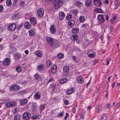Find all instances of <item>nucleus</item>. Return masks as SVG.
<instances>
[{
	"instance_id": "obj_1",
	"label": "nucleus",
	"mask_w": 120,
	"mask_h": 120,
	"mask_svg": "<svg viewBox=\"0 0 120 120\" xmlns=\"http://www.w3.org/2000/svg\"><path fill=\"white\" fill-rule=\"evenodd\" d=\"M61 0H55L54 7L57 9L62 5Z\"/></svg>"
},
{
	"instance_id": "obj_2",
	"label": "nucleus",
	"mask_w": 120,
	"mask_h": 120,
	"mask_svg": "<svg viewBox=\"0 0 120 120\" xmlns=\"http://www.w3.org/2000/svg\"><path fill=\"white\" fill-rule=\"evenodd\" d=\"M20 87L18 85H15L10 87V90L11 91H15L20 89Z\"/></svg>"
},
{
	"instance_id": "obj_3",
	"label": "nucleus",
	"mask_w": 120,
	"mask_h": 120,
	"mask_svg": "<svg viewBox=\"0 0 120 120\" xmlns=\"http://www.w3.org/2000/svg\"><path fill=\"white\" fill-rule=\"evenodd\" d=\"M31 117V115L29 112H25L23 113L22 117L23 119L25 120H28Z\"/></svg>"
},
{
	"instance_id": "obj_4",
	"label": "nucleus",
	"mask_w": 120,
	"mask_h": 120,
	"mask_svg": "<svg viewBox=\"0 0 120 120\" xmlns=\"http://www.w3.org/2000/svg\"><path fill=\"white\" fill-rule=\"evenodd\" d=\"M44 10L43 9H38L37 11V14L39 17H42L44 15Z\"/></svg>"
},
{
	"instance_id": "obj_5",
	"label": "nucleus",
	"mask_w": 120,
	"mask_h": 120,
	"mask_svg": "<svg viewBox=\"0 0 120 120\" xmlns=\"http://www.w3.org/2000/svg\"><path fill=\"white\" fill-rule=\"evenodd\" d=\"M16 27V25L14 23L11 24L8 27V29L9 30L11 31L14 30Z\"/></svg>"
},
{
	"instance_id": "obj_6",
	"label": "nucleus",
	"mask_w": 120,
	"mask_h": 120,
	"mask_svg": "<svg viewBox=\"0 0 120 120\" xmlns=\"http://www.w3.org/2000/svg\"><path fill=\"white\" fill-rule=\"evenodd\" d=\"M53 43L51 44V46L53 48H56L58 47L60 45L59 41L57 40H54Z\"/></svg>"
},
{
	"instance_id": "obj_7",
	"label": "nucleus",
	"mask_w": 120,
	"mask_h": 120,
	"mask_svg": "<svg viewBox=\"0 0 120 120\" xmlns=\"http://www.w3.org/2000/svg\"><path fill=\"white\" fill-rule=\"evenodd\" d=\"M10 62L11 61L8 58H6L2 62V64L7 65L9 64Z\"/></svg>"
},
{
	"instance_id": "obj_8",
	"label": "nucleus",
	"mask_w": 120,
	"mask_h": 120,
	"mask_svg": "<svg viewBox=\"0 0 120 120\" xmlns=\"http://www.w3.org/2000/svg\"><path fill=\"white\" fill-rule=\"evenodd\" d=\"M88 56L90 57H93L95 56L94 52L92 50L89 51L87 53Z\"/></svg>"
},
{
	"instance_id": "obj_9",
	"label": "nucleus",
	"mask_w": 120,
	"mask_h": 120,
	"mask_svg": "<svg viewBox=\"0 0 120 120\" xmlns=\"http://www.w3.org/2000/svg\"><path fill=\"white\" fill-rule=\"evenodd\" d=\"M98 21L102 22H104L105 20L103 15H98Z\"/></svg>"
},
{
	"instance_id": "obj_10",
	"label": "nucleus",
	"mask_w": 120,
	"mask_h": 120,
	"mask_svg": "<svg viewBox=\"0 0 120 120\" xmlns=\"http://www.w3.org/2000/svg\"><path fill=\"white\" fill-rule=\"evenodd\" d=\"M50 31L51 33L52 34L55 33L56 31V29L54 27V25H52L50 28Z\"/></svg>"
},
{
	"instance_id": "obj_11",
	"label": "nucleus",
	"mask_w": 120,
	"mask_h": 120,
	"mask_svg": "<svg viewBox=\"0 0 120 120\" xmlns=\"http://www.w3.org/2000/svg\"><path fill=\"white\" fill-rule=\"evenodd\" d=\"M65 16L64 13L63 12H60L59 14V18L60 20H62Z\"/></svg>"
},
{
	"instance_id": "obj_12",
	"label": "nucleus",
	"mask_w": 120,
	"mask_h": 120,
	"mask_svg": "<svg viewBox=\"0 0 120 120\" xmlns=\"http://www.w3.org/2000/svg\"><path fill=\"white\" fill-rule=\"evenodd\" d=\"M30 21L31 23L33 25L36 24L37 22L36 19L34 17H32L30 19Z\"/></svg>"
},
{
	"instance_id": "obj_13",
	"label": "nucleus",
	"mask_w": 120,
	"mask_h": 120,
	"mask_svg": "<svg viewBox=\"0 0 120 120\" xmlns=\"http://www.w3.org/2000/svg\"><path fill=\"white\" fill-rule=\"evenodd\" d=\"M57 68L56 66L55 65H53L51 67V73L53 74L55 73L56 72Z\"/></svg>"
},
{
	"instance_id": "obj_14",
	"label": "nucleus",
	"mask_w": 120,
	"mask_h": 120,
	"mask_svg": "<svg viewBox=\"0 0 120 120\" xmlns=\"http://www.w3.org/2000/svg\"><path fill=\"white\" fill-rule=\"evenodd\" d=\"M15 103L13 102H10V103H7L5 104V106L6 107H12L15 106Z\"/></svg>"
},
{
	"instance_id": "obj_15",
	"label": "nucleus",
	"mask_w": 120,
	"mask_h": 120,
	"mask_svg": "<svg viewBox=\"0 0 120 120\" xmlns=\"http://www.w3.org/2000/svg\"><path fill=\"white\" fill-rule=\"evenodd\" d=\"M117 17L116 16H114L112 17V19H111V23L114 24L116 23L117 22Z\"/></svg>"
},
{
	"instance_id": "obj_16",
	"label": "nucleus",
	"mask_w": 120,
	"mask_h": 120,
	"mask_svg": "<svg viewBox=\"0 0 120 120\" xmlns=\"http://www.w3.org/2000/svg\"><path fill=\"white\" fill-rule=\"evenodd\" d=\"M24 26L25 28L27 29H30L31 27V25L29 22H27L24 23Z\"/></svg>"
},
{
	"instance_id": "obj_17",
	"label": "nucleus",
	"mask_w": 120,
	"mask_h": 120,
	"mask_svg": "<svg viewBox=\"0 0 120 120\" xmlns=\"http://www.w3.org/2000/svg\"><path fill=\"white\" fill-rule=\"evenodd\" d=\"M56 88V84L55 83H53L50 85L49 88L51 90L52 92H53Z\"/></svg>"
},
{
	"instance_id": "obj_18",
	"label": "nucleus",
	"mask_w": 120,
	"mask_h": 120,
	"mask_svg": "<svg viewBox=\"0 0 120 120\" xmlns=\"http://www.w3.org/2000/svg\"><path fill=\"white\" fill-rule=\"evenodd\" d=\"M77 81L79 83H82L84 82V80L82 76H79L78 77Z\"/></svg>"
},
{
	"instance_id": "obj_19",
	"label": "nucleus",
	"mask_w": 120,
	"mask_h": 120,
	"mask_svg": "<svg viewBox=\"0 0 120 120\" xmlns=\"http://www.w3.org/2000/svg\"><path fill=\"white\" fill-rule=\"evenodd\" d=\"M75 90L73 88H71L67 90L66 91V94L68 95L74 92Z\"/></svg>"
},
{
	"instance_id": "obj_20",
	"label": "nucleus",
	"mask_w": 120,
	"mask_h": 120,
	"mask_svg": "<svg viewBox=\"0 0 120 120\" xmlns=\"http://www.w3.org/2000/svg\"><path fill=\"white\" fill-rule=\"evenodd\" d=\"M54 40L53 39L49 37H47L46 38V41L47 42L49 43L51 45V44L53 43V42Z\"/></svg>"
},
{
	"instance_id": "obj_21",
	"label": "nucleus",
	"mask_w": 120,
	"mask_h": 120,
	"mask_svg": "<svg viewBox=\"0 0 120 120\" xmlns=\"http://www.w3.org/2000/svg\"><path fill=\"white\" fill-rule=\"evenodd\" d=\"M28 101L27 99H24L23 100H20V102L21 105L23 106L25 104H26L28 102Z\"/></svg>"
},
{
	"instance_id": "obj_22",
	"label": "nucleus",
	"mask_w": 120,
	"mask_h": 120,
	"mask_svg": "<svg viewBox=\"0 0 120 120\" xmlns=\"http://www.w3.org/2000/svg\"><path fill=\"white\" fill-rule=\"evenodd\" d=\"M40 93H39L36 92L34 95V98L36 100H38L40 99Z\"/></svg>"
},
{
	"instance_id": "obj_23",
	"label": "nucleus",
	"mask_w": 120,
	"mask_h": 120,
	"mask_svg": "<svg viewBox=\"0 0 120 120\" xmlns=\"http://www.w3.org/2000/svg\"><path fill=\"white\" fill-rule=\"evenodd\" d=\"M91 4V1L90 0H87L85 1V5L87 7L90 6Z\"/></svg>"
},
{
	"instance_id": "obj_24",
	"label": "nucleus",
	"mask_w": 120,
	"mask_h": 120,
	"mask_svg": "<svg viewBox=\"0 0 120 120\" xmlns=\"http://www.w3.org/2000/svg\"><path fill=\"white\" fill-rule=\"evenodd\" d=\"M34 77L35 79L37 81L40 80L41 79L40 76L39 75V74L37 73L34 75Z\"/></svg>"
},
{
	"instance_id": "obj_25",
	"label": "nucleus",
	"mask_w": 120,
	"mask_h": 120,
	"mask_svg": "<svg viewBox=\"0 0 120 120\" xmlns=\"http://www.w3.org/2000/svg\"><path fill=\"white\" fill-rule=\"evenodd\" d=\"M29 32L30 36H32L34 34L35 32L34 29H32L30 30Z\"/></svg>"
},
{
	"instance_id": "obj_26",
	"label": "nucleus",
	"mask_w": 120,
	"mask_h": 120,
	"mask_svg": "<svg viewBox=\"0 0 120 120\" xmlns=\"http://www.w3.org/2000/svg\"><path fill=\"white\" fill-rule=\"evenodd\" d=\"M68 23L70 27H73L75 25V22L74 20H71L68 22Z\"/></svg>"
},
{
	"instance_id": "obj_27",
	"label": "nucleus",
	"mask_w": 120,
	"mask_h": 120,
	"mask_svg": "<svg viewBox=\"0 0 120 120\" xmlns=\"http://www.w3.org/2000/svg\"><path fill=\"white\" fill-rule=\"evenodd\" d=\"M36 55L38 56L41 57L42 56V53L40 50H38L36 52Z\"/></svg>"
},
{
	"instance_id": "obj_28",
	"label": "nucleus",
	"mask_w": 120,
	"mask_h": 120,
	"mask_svg": "<svg viewBox=\"0 0 120 120\" xmlns=\"http://www.w3.org/2000/svg\"><path fill=\"white\" fill-rule=\"evenodd\" d=\"M75 4L76 6L79 7H82L83 4L82 3L79 1H77L76 2Z\"/></svg>"
},
{
	"instance_id": "obj_29",
	"label": "nucleus",
	"mask_w": 120,
	"mask_h": 120,
	"mask_svg": "<svg viewBox=\"0 0 120 120\" xmlns=\"http://www.w3.org/2000/svg\"><path fill=\"white\" fill-rule=\"evenodd\" d=\"M44 65L41 64L38 65L37 66V68L39 70H42L44 69Z\"/></svg>"
},
{
	"instance_id": "obj_30",
	"label": "nucleus",
	"mask_w": 120,
	"mask_h": 120,
	"mask_svg": "<svg viewBox=\"0 0 120 120\" xmlns=\"http://www.w3.org/2000/svg\"><path fill=\"white\" fill-rule=\"evenodd\" d=\"M21 118L19 115L18 114L14 116V120H20Z\"/></svg>"
},
{
	"instance_id": "obj_31",
	"label": "nucleus",
	"mask_w": 120,
	"mask_h": 120,
	"mask_svg": "<svg viewBox=\"0 0 120 120\" xmlns=\"http://www.w3.org/2000/svg\"><path fill=\"white\" fill-rule=\"evenodd\" d=\"M79 31V29L77 28H73L72 30V33L75 34L78 33Z\"/></svg>"
},
{
	"instance_id": "obj_32",
	"label": "nucleus",
	"mask_w": 120,
	"mask_h": 120,
	"mask_svg": "<svg viewBox=\"0 0 120 120\" xmlns=\"http://www.w3.org/2000/svg\"><path fill=\"white\" fill-rule=\"evenodd\" d=\"M107 117L106 114H104L102 115L101 120H106Z\"/></svg>"
},
{
	"instance_id": "obj_33",
	"label": "nucleus",
	"mask_w": 120,
	"mask_h": 120,
	"mask_svg": "<svg viewBox=\"0 0 120 120\" xmlns=\"http://www.w3.org/2000/svg\"><path fill=\"white\" fill-rule=\"evenodd\" d=\"M52 64L51 61L49 60H48L47 62V66L49 68Z\"/></svg>"
},
{
	"instance_id": "obj_34",
	"label": "nucleus",
	"mask_w": 120,
	"mask_h": 120,
	"mask_svg": "<svg viewBox=\"0 0 120 120\" xmlns=\"http://www.w3.org/2000/svg\"><path fill=\"white\" fill-rule=\"evenodd\" d=\"M79 20L81 22H84L85 21V17L83 16H80L79 18Z\"/></svg>"
},
{
	"instance_id": "obj_35",
	"label": "nucleus",
	"mask_w": 120,
	"mask_h": 120,
	"mask_svg": "<svg viewBox=\"0 0 120 120\" xmlns=\"http://www.w3.org/2000/svg\"><path fill=\"white\" fill-rule=\"evenodd\" d=\"M12 3L11 0H7L6 2L7 6L8 7L10 6L11 4Z\"/></svg>"
},
{
	"instance_id": "obj_36",
	"label": "nucleus",
	"mask_w": 120,
	"mask_h": 120,
	"mask_svg": "<svg viewBox=\"0 0 120 120\" xmlns=\"http://www.w3.org/2000/svg\"><path fill=\"white\" fill-rule=\"evenodd\" d=\"M22 68L21 67L19 66L17 67L15 69L17 72L19 73L21 71Z\"/></svg>"
},
{
	"instance_id": "obj_37",
	"label": "nucleus",
	"mask_w": 120,
	"mask_h": 120,
	"mask_svg": "<svg viewBox=\"0 0 120 120\" xmlns=\"http://www.w3.org/2000/svg\"><path fill=\"white\" fill-rule=\"evenodd\" d=\"M68 79L67 78H64L61 79L60 80V82L61 83L63 84L67 82Z\"/></svg>"
},
{
	"instance_id": "obj_38",
	"label": "nucleus",
	"mask_w": 120,
	"mask_h": 120,
	"mask_svg": "<svg viewBox=\"0 0 120 120\" xmlns=\"http://www.w3.org/2000/svg\"><path fill=\"white\" fill-rule=\"evenodd\" d=\"M45 107V105H40L39 108L40 112H42L44 110Z\"/></svg>"
},
{
	"instance_id": "obj_39",
	"label": "nucleus",
	"mask_w": 120,
	"mask_h": 120,
	"mask_svg": "<svg viewBox=\"0 0 120 120\" xmlns=\"http://www.w3.org/2000/svg\"><path fill=\"white\" fill-rule=\"evenodd\" d=\"M69 68L68 67H64L63 68V70L64 72H67L69 70Z\"/></svg>"
},
{
	"instance_id": "obj_40",
	"label": "nucleus",
	"mask_w": 120,
	"mask_h": 120,
	"mask_svg": "<svg viewBox=\"0 0 120 120\" xmlns=\"http://www.w3.org/2000/svg\"><path fill=\"white\" fill-rule=\"evenodd\" d=\"M31 106L33 110H34L37 107V105L36 103H33L32 104Z\"/></svg>"
},
{
	"instance_id": "obj_41",
	"label": "nucleus",
	"mask_w": 120,
	"mask_h": 120,
	"mask_svg": "<svg viewBox=\"0 0 120 120\" xmlns=\"http://www.w3.org/2000/svg\"><path fill=\"white\" fill-rule=\"evenodd\" d=\"M14 19H19V15L17 14H15L12 16Z\"/></svg>"
},
{
	"instance_id": "obj_42",
	"label": "nucleus",
	"mask_w": 120,
	"mask_h": 120,
	"mask_svg": "<svg viewBox=\"0 0 120 120\" xmlns=\"http://www.w3.org/2000/svg\"><path fill=\"white\" fill-rule=\"evenodd\" d=\"M72 17V15L71 14H69L66 17V19L67 20H69Z\"/></svg>"
},
{
	"instance_id": "obj_43",
	"label": "nucleus",
	"mask_w": 120,
	"mask_h": 120,
	"mask_svg": "<svg viewBox=\"0 0 120 120\" xmlns=\"http://www.w3.org/2000/svg\"><path fill=\"white\" fill-rule=\"evenodd\" d=\"M88 26V24L87 23L83 24L82 25V28H86L87 26Z\"/></svg>"
},
{
	"instance_id": "obj_44",
	"label": "nucleus",
	"mask_w": 120,
	"mask_h": 120,
	"mask_svg": "<svg viewBox=\"0 0 120 120\" xmlns=\"http://www.w3.org/2000/svg\"><path fill=\"white\" fill-rule=\"evenodd\" d=\"M39 116L38 115H34L32 117V118L34 120L37 119L38 117Z\"/></svg>"
},
{
	"instance_id": "obj_45",
	"label": "nucleus",
	"mask_w": 120,
	"mask_h": 120,
	"mask_svg": "<svg viewBox=\"0 0 120 120\" xmlns=\"http://www.w3.org/2000/svg\"><path fill=\"white\" fill-rule=\"evenodd\" d=\"M78 13V11L77 10H74L73 11V14L75 15H77Z\"/></svg>"
},
{
	"instance_id": "obj_46",
	"label": "nucleus",
	"mask_w": 120,
	"mask_h": 120,
	"mask_svg": "<svg viewBox=\"0 0 120 120\" xmlns=\"http://www.w3.org/2000/svg\"><path fill=\"white\" fill-rule=\"evenodd\" d=\"M64 57V55L62 54H60L58 55L57 57L58 58L61 59Z\"/></svg>"
},
{
	"instance_id": "obj_47",
	"label": "nucleus",
	"mask_w": 120,
	"mask_h": 120,
	"mask_svg": "<svg viewBox=\"0 0 120 120\" xmlns=\"http://www.w3.org/2000/svg\"><path fill=\"white\" fill-rule=\"evenodd\" d=\"M23 25V23H21L18 26L17 29L18 30H19L22 27V26Z\"/></svg>"
},
{
	"instance_id": "obj_48",
	"label": "nucleus",
	"mask_w": 120,
	"mask_h": 120,
	"mask_svg": "<svg viewBox=\"0 0 120 120\" xmlns=\"http://www.w3.org/2000/svg\"><path fill=\"white\" fill-rule=\"evenodd\" d=\"M20 6H25V3L24 2L21 1L20 3Z\"/></svg>"
},
{
	"instance_id": "obj_49",
	"label": "nucleus",
	"mask_w": 120,
	"mask_h": 120,
	"mask_svg": "<svg viewBox=\"0 0 120 120\" xmlns=\"http://www.w3.org/2000/svg\"><path fill=\"white\" fill-rule=\"evenodd\" d=\"M64 114L63 112H61L57 116L58 117H61L63 116Z\"/></svg>"
},
{
	"instance_id": "obj_50",
	"label": "nucleus",
	"mask_w": 120,
	"mask_h": 120,
	"mask_svg": "<svg viewBox=\"0 0 120 120\" xmlns=\"http://www.w3.org/2000/svg\"><path fill=\"white\" fill-rule=\"evenodd\" d=\"M84 115L83 114H81L80 115V119L81 120H83L84 119Z\"/></svg>"
},
{
	"instance_id": "obj_51",
	"label": "nucleus",
	"mask_w": 120,
	"mask_h": 120,
	"mask_svg": "<svg viewBox=\"0 0 120 120\" xmlns=\"http://www.w3.org/2000/svg\"><path fill=\"white\" fill-rule=\"evenodd\" d=\"M73 39L74 40H76L77 39L78 36L76 35H75L72 36Z\"/></svg>"
},
{
	"instance_id": "obj_52",
	"label": "nucleus",
	"mask_w": 120,
	"mask_h": 120,
	"mask_svg": "<svg viewBox=\"0 0 120 120\" xmlns=\"http://www.w3.org/2000/svg\"><path fill=\"white\" fill-rule=\"evenodd\" d=\"M94 12L95 14L98 13V8H96L94 11Z\"/></svg>"
},
{
	"instance_id": "obj_53",
	"label": "nucleus",
	"mask_w": 120,
	"mask_h": 120,
	"mask_svg": "<svg viewBox=\"0 0 120 120\" xmlns=\"http://www.w3.org/2000/svg\"><path fill=\"white\" fill-rule=\"evenodd\" d=\"M94 4L96 6H98V0H94Z\"/></svg>"
},
{
	"instance_id": "obj_54",
	"label": "nucleus",
	"mask_w": 120,
	"mask_h": 120,
	"mask_svg": "<svg viewBox=\"0 0 120 120\" xmlns=\"http://www.w3.org/2000/svg\"><path fill=\"white\" fill-rule=\"evenodd\" d=\"M3 10V6L0 5V12H2Z\"/></svg>"
},
{
	"instance_id": "obj_55",
	"label": "nucleus",
	"mask_w": 120,
	"mask_h": 120,
	"mask_svg": "<svg viewBox=\"0 0 120 120\" xmlns=\"http://www.w3.org/2000/svg\"><path fill=\"white\" fill-rule=\"evenodd\" d=\"M76 109L75 107H74L72 109L73 112V113L75 114L76 112Z\"/></svg>"
},
{
	"instance_id": "obj_56",
	"label": "nucleus",
	"mask_w": 120,
	"mask_h": 120,
	"mask_svg": "<svg viewBox=\"0 0 120 120\" xmlns=\"http://www.w3.org/2000/svg\"><path fill=\"white\" fill-rule=\"evenodd\" d=\"M103 13L102 10L101 8H98V13Z\"/></svg>"
},
{
	"instance_id": "obj_57",
	"label": "nucleus",
	"mask_w": 120,
	"mask_h": 120,
	"mask_svg": "<svg viewBox=\"0 0 120 120\" xmlns=\"http://www.w3.org/2000/svg\"><path fill=\"white\" fill-rule=\"evenodd\" d=\"M119 106V103L117 104L116 106L115 107V110H116L117 109L118 107Z\"/></svg>"
},
{
	"instance_id": "obj_58",
	"label": "nucleus",
	"mask_w": 120,
	"mask_h": 120,
	"mask_svg": "<svg viewBox=\"0 0 120 120\" xmlns=\"http://www.w3.org/2000/svg\"><path fill=\"white\" fill-rule=\"evenodd\" d=\"M120 5V3L119 2L115 6V8H116V9L117 8L118 6H119Z\"/></svg>"
},
{
	"instance_id": "obj_59",
	"label": "nucleus",
	"mask_w": 120,
	"mask_h": 120,
	"mask_svg": "<svg viewBox=\"0 0 120 120\" xmlns=\"http://www.w3.org/2000/svg\"><path fill=\"white\" fill-rule=\"evenodd\" d=\"M72 58L73 60L74 61H75L77 59L76 57L75 56H72Z\"/></svg>"
},
{
	"instance_id": "obj_60",
	"label": "nucleus",
	"mask_w": 120,
	"mask_h": 120,
	"mask_svg": "<svg viewBox=\"0 0 120 120\" xmlns=\"http://www.w3.org/2000/svg\"><path fill=\"white\" fill-rule=\"evenodd\" d=\"M21 55L20 54H17L16 55V57L18 58H20L21 57Z\"/></svg>"
},
{
	"instance_id": "obj_61",
	"label": "nucleus",
	"mask_w": 120,
	"mask_h": 120,
	"mask_svg": "<svg viewBox=\"0 0 120 120\" xmlns=\"http://www.w3.org/2000/svg\"><path fill=\"white\" fill-rule=\"evenodd\" d=\"M109 59L107 58V59L106 60V64L107 65H108L109 64Z\"/></svg>"
},
{
	"instance_id": "obj_62",
	"label": "nucleus",
	"mask_w": 120,
	"mask_h": 120,
	"mask_svg": "<svg viewBox=\"0 0 120 120\" xmlns=\"http://www.w3.org/2000/svg\"><path fill=\"white\" fill-rule=\"evenodd\" d=\"M98 1H99L98 2V3L99 4L98 5V6H99L101 4V2L100 0H98Z\"/></svg>"
},
{
	"instance_id": "obj_63",
	"label": "nucleus",
	"mask_w": 120,
	"mask_h": 120,
	"mask_svg": "<svg viewBox=\"0 0 120 120\" xmlns=\"http://www.w3.org/2000/svg\"><path fill=\"white\" fill-rule=\"evenodd\" d=\"M69 114L68 113H66V116L65 117L64 119L65 120H66L67 118V117L68 116H69Z\"/></svg>"
},
{
	"instance_id": "obj_64",
	"label": "nucleus",
	"mask_w": 120,
	"mask_h": 120,
	"mask_svg": "<svg viewBox=\"0 0 120 120\" xmlns=\"http://www.w3.org/2000/svg\"><path fill=\"white\" fill-rule=\"evenodd\" d=\"M64 103L65 105H67L68 103V101L67 100H66L65 101H64Z\"/></svg>"
}]
</instances>
